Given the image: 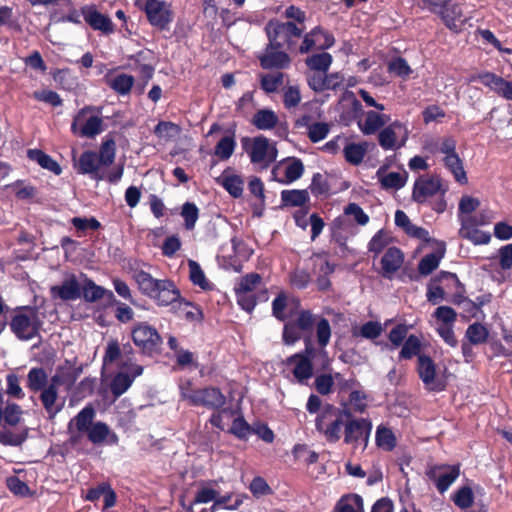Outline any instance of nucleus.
<instances>
[{"label":"nucleus","instance_id":"obj_1","mask_svg":"<svg viewBox=\"0 0 512 512\" xmlns=\"http://www.w3.org/2000/svg\"><path fill=\"white\" fill-rule=\"evenodd\" d=\"M131 276L139 291L159 306L174 305L181 301L179 290L168 279H155L140 267L131 268Z\"/></svg>","mask_w":512,"mask_h":512},{"label":"nucleus","instance_id":"obj_2","mask_svg":"<svg viewBox=\"0 0 512 512\" xmlns=\"http://www.w3.org/2000/svg\"><path fill=\"white\" fill-rule=\"evenodd\" d=\"M312 362L322 369H326L330 364V359L326 350L315 348L311 340L306 339L304 352L287 358L286 365L298 383L306 384L313 375Z\"/></svg>","mask_w":512,"mask_h":512},{"label":"nucleus","instance_id":"obj_3","mask_svg":"<svg viewBox=\"0 0 512 512\" xmlns=\"http://www.w3.org/2000/svg\"><path fill=\"white\" fill-rule=\"evenodd\" d=\"M71 131L80 137L93 138L104 131L102 107L85 106L74 116Z\"/></svg>","mask_w":512,"mask_h":512},{"label":"nucleus","instance_id":"obj_4","mask_svg":"<svg viewBox=\"0 0 512 512\" xmlns=\"http://www.w3.org/2000/svg\"><path fill=\"white\" fill-rule=\"evenodd\" d=\"M344 413L338 408L328 405L316 418V429L323 434L328 442H337L345 429Z\"/></svg>","mask_w":512,"mask_h":512},{"label":"nucleus","instance_id":"obj_5","mask_svg":"<svg viewBox=\"0 0 512 512\" xmlns=\"http://www.w3.org/2000/svg\"><path fill=\"white\" fill-rule=\"evenodd\" d=\"M181 397L196 406H205L210 409H218L225 403L224 395L216 388L192 390L187 385H181Z\"/></svg>","mask_w":512,"mask_h":512},{"label":"nucleus","instance_id":"obj_6","mask_svg":"<svg viewBox=\"0 0 512 512\" xmlns=\"http://www.w3.org/2000/svg\"><path fill=\"white\" fill-rule=\"evenodd\" d=\"M408 137V127L400 121H394L379 132L378 142L384 150L394 151L405 146Z\"/></svg>","mask_w":512,"mask_h":512},{"label":"nucleus","instance_id":"obj_7","mask_svg":"<svg viewBox=\"0 0 512 512\" xmlns=\"http://www.w3.org/2000/svg\"><path fill=\"white\" fill-rule=\"evenodd\" d=\"M447 190V184L438 176L425 175L415 181L412 198L418 203H424L437 194L444 195Z\"/></svg>","mask_w":512,"mask_h":512},{"label":"nucleus","instance_id":"obj_8","mask_svg":"<svg viewBox=\"0 0 512 512\" xmlns=\"http://www.w3.org/2000/svg\"><path fill=\"white\" fill-rule=\"evenodd\" d=\"M248 153L253 164L267 168L276 160L278 150L273 141L264 136H258L253 139Z\"/></svg>","mask_w":512,"mask_h":512},{"label":"nucleus","instance_id":"obj_9","mask_svg":"<svg viewBox=\"0 0 512 512\" xmlns=\"http://www.w3.org/2000/svg\"><path fill=\"white\" fill-rule=\"evenodd\" d=\"M417 371L425 389L433 392H440L445 389L446 381L436 371L434 361L426 355L418 356Z\"/></svg>","mask_w":512,"mask_h":512},{"label":"nucleus","instance_id":"obj_10","mask_svg":"<svg viewBox=\"0 0 512 512\" xmlns=\"http://www.w3.org/2000/svg\"><path fill=\"white\" fill-rule=\"evenodd\" d=\"M39 325L38 315L32 309H24L18 312L11 321L12 331L23 340H30L35 337Z\"/></svg>","mask_w":512,"mask_h":512},{"label":"nucleus","instance_id":"obj_11","mask_svg":"<svg viewBox=\"0 0 512 512\" xmlns=\"http://www.w3.org/2000/svg\"><path fill=\"white\" fill-rule=\"evenodd\" d=\"M260 282L261 277L256 273H251L242 277L235 288L237 302L247 312H251L256 305L255 290Z\"/></svg>","mask_w":512,"mask_h":512},{"label":"nucleus","instance_id":"obj_12","mask_svg":"<svg viewBox=\"0 0 512 512\" xmlns=\"http://www.w3.org/2000/svg\"><path fill=\"white\" fill-rule=\"evenodd\" d=\"M304 172L301 160L287 158L275 164L271 171L272 180L281 184H291L298 180Z\"/></svg>","mask_w":512,"mask_h":512},{"label":"nucleus","instance_id":"obj_13","mask_svg":"<svg viewBox=\"0 0 512 512\" xmlns=\"http://www.w3.org/2000/svg\"><path fill=\"white\" fill-rule=\"evenodd\" d=\"M426 475L443 494L459 477L460 467L459 465H432L428 467Z\"/></svg>","mask_w":512,"mask_h":512},{"label":"nucleus","instance_id":"obj_14","mask_svg":"<svg viewBox=\"0 0 512 512\" xmlns=\"http://www.w3.org/2000/svg\"><path fill=\"white\" fill-rule=\"evenodd\" d=\"M470 81H479L497 96L512 101V81L493 72H481L471 76Z\"/></svg>","mask_w":512,"mask_h":512},{"label":"nucleus","instance_id":"obj_15","mask_svg":"<svg viewBox=\"0 0 512 512\" xmlns=\"http://www.w3.org/2000/svg\"><path fill=\"white\" fill-rule=\"evenodd\" d=\"M372 424L367 419H354L345 424L344 442L364 449L371 434Z\"/></svg>","mask_w":512,"mask_h":512},{"label":"nucleus","instance_id":"obj_16","mask_svg":"<svg viewBox=\"0 0 512 512\" xmlns=\"http://www.w3.org/2000/svg\"><path fill=\"white\" fill-rule=\"evenodd\" d=\"M148 21L161 30L167 29L173 20L170 4L162 0H147L144 7Z\"/></svg>","mask_w":512,"mask_h":512},{"label":"nucleus","instance_id":"obj_17","mask_svg":"<svg viewBox=\"0 0 512 512\" xmlns=\"http://www.w3.org/2000/svg\"><path fill=\"white\" fill-rule=\"evenodd\" d=\"M266 32L269 43L283 47L284 45H290L292 37H299L302 30L292 22L270 21L266 26Z\"/></svg>","mask_w":512,"mask_h":512},{"label":"nucleus","instance_id":"obj_18","mask_svg":"<svg viewBox=\"0 0 512 512\" xmlns=\"http://www.w3.org/2000/svg\"><path fill=\"white\" fill-rule=\"evenodd\" d=\"M132 337L135 345L146 352H152L161 342V337L157 330L146 323H140L135 326L132 331Z\"/></svg>","mask_w":512,"mask_h":512},{"label":"nucleus","instance_id":"obj_19","mask_svg":"<svg viewBox=\"0 0 512 512\" xmlns=\"http://www.w3.org/2000/svg\"><path fill=\"white\" fill-rule=\"evenodd\" d=\"M334 43L335 39L330 33L316 27L305 35L300 52L307 53L312 49L325 50L332 47Z\"/></svg>","mask_w":512,"mask_h":512},{"label":"nucleus","instance_id":"obj_20","mask_svg":"<svg viewBox=\"0 0 512 512\" xmlns=\"http://www.w3.org/2000/svg\"><path fill=\"white\" fill-rule=\"evenodd\" d=\"M85 22L94 30L109 35L114 32V25L111 19L99 12L95 6L87 5L81 8Z\"/></svg>","mask_w":512,"mask_h":512},{"label":"nucleus","instance_id":"obj_21","mask_svg":"<svg viewBox=\"0 0 512 512\" xmlns=\"http://www.w3.org/2000/svg\"><path fill=\"white\" fill-rule=\"evenodd\" d=\"M143 368L136 364L126 366L122 371L116 374L112 383L111 391L115 397L121 396L131 386L135 377L141 375Z\"/></svg>","mask_w":512,"mask_h":512},{"label":"nucleus","instance_id":"obj_22","mask_svg":"<svg viewBox=\"0 0 512 512\" xmlns=\"http://www.w3.org/2000/svg\"><path fill=\"white\" fill-rule=\"evenodd\" d=\"M279 46L269 43L265 51L259 56L260 64L264 69H284L290 65V57L280 51Z\"/></svg>","mask_w":512,"mask_h":512},{"label":"nucleus","instance_id":"obj_23","mask_svg":"<svg viewBox=\"0 0 512 512\" xmlns=\"http://www.w3.org/2000/svg\"><path fill=\"white\" fill-rule=\"evenodd\" d=\"M52 299H60L62 301L76 300L81 295L80 285L75 275H68L59 285L50 288Z\"/></svg>","mask_w":512,"mask_h":512},{"label":"nucleus","instance_id":"obj_24","mask_svg":"<svg viewBox=\"0 0 512 512\" xmlns=\"http://www.w3.org/2000/svg\"><path fill=\"white\" fill-rule=\"evenodd\" d=\"M404 263V254L397 247H389L383 254L380 265V273L384 278L391 279L394 274L402 267Z\"/></svg>","mask_w":512,"mask_h":512},{"label":"nucleus","instance_id":"obj_25","mask_svg":"<svg viewBox=\"0 0 512 512\" xmlns=\"http://www.w3.org/2000/svg\"><path fill=\"white\" fill-rule=\"evenodd\" d=\"M437 13L451 30L458 31L465 22L460 6L450 0H445Z\"/></svg>","mask_w":512,"mask_h":512},{"label":"nucleus","instance_id":"obj_26","mask_svg":"<svg viewBox=\"0 0 512 512\" xmlns=\"http://www.w3.org/2000/svg\"><path fill=\"white\" fill-rule=\"evenodd\" d=\"M390 120L388 114L381 113L379 110H371L364 113V118L358 121V126L363 134L372 135L388 124Z\"/></svg>","mask_w":512,"mask_h":512},{"label":"nucleus","instance_id":"obj_27","mask_svg":"<svg viewBox=\"0 0 512 512\" xmlns=\"http://www.w3.org/2000/svg\"><path fill=\"white\" fill-rule=\"evenodd\" d=\"M376 177L384 189L399 190L406 184L408 175L406 171L389 172L385 167H380Z\"/></svg>","mask_w":512,"mask_h":512},{"label":"nucleus","instance_id":"obj_28","mask_svg":"<svg viewBox=\"0 0 512 512\" xmlns=\"http://www.w3.org/2000/svg\"><path fill=\"white\" fill-rule=\"evenodd\" d=\"M461 227L459 229L460 237L471 241L475 245H485L491 240L488 232L479 230L470 224L467 218L460 217Z\"/></svg>","mask_w":512,"mask_h":512},{"label":"nucleus","instance_id":"obj_29","mask_svg":"<svg viewBox=\"0 0 512 512\" xmlns=\"http://www.w3.org/2000/svg\"><path fill=\"white\" fill-rule=\"evenodd\" d=\"M216 182L221 185L232 197L238 198L243 193V180L231 169H226L216 178Z\"/></svg>","mask_w":512,"mask_h":512},{"label":"nucleus","instance_id":"obj_30","mask_svg":"<svg viewBox=\"0 0 512 512\" xmlns=\"http://www.w3.org/2000/svg\"><path fill=\"white\" fill-rule=\"evenodd\" d=\"M297 125L307 127L308 137L314 143L325 139L330 131L329 124L325 122H312V117L309 115H303L299 118Z\"/></svg>","mask_w":512,"mask_h":512},{"label":"nucleus","instance_id":"obj_31","mask_svg":"<svg viewBox=\"0 0 512 512\" xmlns=\"http://www.w3.org/2000/svg\"><path fill=\"white\" fill-rule=\"evenodd\" d=\"M76 374L71 368H59L51 377L49 385L59 392H68L76 382Z\"/></svg>","mask_w":512,"mask_h":512},{"label":"nucleus","instance_id":"obj_32","mask_svg":"<svg viewBox=\"0 0 512 512\" xmlns=\"http://www.w3.org/2000/svg\"><path fill=\"white\" fill-rule=\"evenodd\" d=\"M95 411L91 406L83 408L68 424L70 433L87 432L92 426Z\"/></svg>","mask_w":512,"mask_h":512},{"label":"nucleus","instance_id":"obj_33","mask_svg":"<svg viewBox=\"0 0 512 512\" xmlns=\"http://www.w3.org/2000/svg\"><path fill=\"white\" fill-rule=\"evenodd\" d=\"M368 151L367 142H346L343 147V155L345 160L354 166L362 163L366 153Z\"/></svg>","mask_w":512,"mask_h":512},{"label":"nucleus","instance_id":"obj_34","mask_svg":"<svg viewBox=\"0 0 512 512\" xmlns=\"http://www.w3.org/2000/svg\"><path fill=\"white\" fill-rule=\"evenodd\" d=\"M87 436L93 444H101L107 439H110L112 443L117 442V436L111 432L110 428L103 422L92 424L87 431Z\"/></svg>","mask_w":512,"mask_h":512},{"label":"nucleus","instance_id":"obj_35","mask_svg":"<svg viewBox=\"0 0 512 512\" xmlns=\"http://www.w3.org/2000/svg\"><path fill=\"white\" fill-rule=\"evenodd\" d=\"M393 237L389 231L379 230L369 241L368 251L373 253L374 256H378L380 253L392 247Z\"/></svg>","mask_w":512,"mask_h":512},{"label":"nucleus","instance_id":"obj_36","mask_svg":"<svg viewBox=\"0 0 512 512\" xmlns=\"http://www.w3.org/2000/svg\"><path fill=\"white\" fill-rule=\"evenodd\" d=\"M443 162L445 167L450 171L453 175L456 182L461 185L467 184L468 179L466 172L464 170L463 162L458 156V154L444 156Z\"/></svg>","mask_w":512,"mask_h":512},{"label":"nucleus","instance_id":"obj_37","mask_svg":"<svg viewBox=\"0 0 512 512\" xmlns=\"http://www.w3.org/2000/svg\"><path fill=\"white\" fill-rule=\"evenodd\" d=\"M83 297L88 302H94L101 298H106L109 302L115 301L114 294L110 290H106L101 286L96 285L93 281H86L82 289Z\"/></svg>","mask_w":512,"mask_h":512},{"label":"nucleus","instance_id":"obj_38","mask_svg":"<svg viewBox=\"0 0 512 512\" xmlns=\"http://www.w3.org/2000/svg\"><path fill=\"white\" fill-rule=\"evenodd\" d=\"M445 248L441 246L438 251L425 255L418 265V271L421 275H429L440 264L441 259L444 257Z\"/></svg>","mask_w":512,"mask_h":512},{"label":"nucleus","instance_id":"obj_39","mask_svg":"<svg viewBox=\"0 0 512 512\" xmlns=\"http://www.w3.org/2000/svg\"><path fill=\"white\" fill-rule=\"evenodd\" d=\"M279 121L277 114L270 109H261L253 116L252 123L260 130H270Z\"/></svg>","mask_w":512,"mask_h":512},{"label":"nucleus","instance_id":"obj_40","mask_svg":"<svg viewBox=\"0 0 512 512\" xmlns=\"http://www.w3.org/2000/svg\"><path fill=\"white\" fill-rule=\"evenodd\" d=\"M28 157L37 162L42 168L53 172L56 175L61 173V167L53 160L49 155L45 154L41 150L30 149L28 150Z\"/></svg>","mask_w":512,"mask_h":512},{"label":"nucleus","instance_id":"obj_41","mask_svg":"<svg viewBox=\"0 0 512 512\" xmlns=\"http://www.w3.org/2000/svg\"><path fill=\"white\" fill-rule=\"evenodd\" d=\"M333 58L327 52L309 56L305 63L312 72H327L332 64Z\"/></svg>","mask_w":512,"mask_h":512},{"label":"nucleus","instance_id":"obj_42","mask_svg":"<svg viewBox=\"0 0 512 512\" xmlns=\"http://www.w3.org/2000/svg\"><path fill=\"white\" fill-rule=\"evenodd\" d=\"M59 391L54 389L53 386H48L44 388L40 395V400L45 408V410L51 415H56L60 410L61 406H56V402L58 399Z\"/></svg>","mask_w":512,"mask_h":512},{"label":"nucleus","instance_id":"obj_43","mask_svg":"<svg viewBox=\"0 0 512 512\" xmlns=\"http://www.w3.org/2000/svg\"><path fill=\"white\" fill-rule=\"evenodd\" d=\"M107 82L109 87L116 93L120 95H127L134 84V77L122 73L109 78Z\"/></svg>","mask_w":512,"mask_h":512},{"label":"nucleus","instance_id":"obj_44","mask_svg":"<svg viewBox=\"0 0 512 512\" xmlns=\"http://www.w3.org/2000/svg\"><path fill=\"white\" fill-rule=\"evenodd\" d=\"M337 512H364V504L361 496L351 494L340 499L336 507Z\"/></svg>","mask_w":512,"mask_h":512},{"label":"nucleus","instance_id":"obj_45","mask_svg":"<svg viewBox=\"0 0 512 512\" xmlns=\"http://www.w3.org/2000/svg\"><path fill=\"white\" fill-rule=\"evenodd\" d=\"M47 374L43 368H32L27 375V387L33 392H38L46 388Z\"/></svg>","mask_w":512,"mask_h":512},{"label":"nucleus","instance_id":"obj_46","mask_svg":"<svg viewBox=\"0 0 512 512\" xmlns=\"http://www.w3.org/2000/svg\"><path fill=\"white\" fill-rule=\"evenodd\" d=\"M180 131L181 129L177 124L168 121H160L154 129L155 135L165 142H169L177 138Z\"/></svg>","mask_w":512,"mask_h":512},{"label":"nucleus","instance_id":"obj_47","mask_svg":"<svg viewBox=\"0 0 512 512\" xmlns=\"http://www.w3.org/2000/svg\"><path fill=\"white\" fill-rule=\"evenodd\" d=\"M281 200L286 206H303L309 200V194L306 190H283Z\"/></svg>","mask_w":512,"mask_h":512},{"label":"nucleus","instance_id":"obj_48","mask_svg":"<svg viewBox=\"0 0 512 512\" xmlns=\"http://www.w3.org/2000/svg\"><path fill=\"white\" fill-rule=\"evenodd\" d=\"M242 497L234 494H226L224 496H219L217 493L215 503L211 506L210 510L215 512L219 509H229L236 510L242 504Z\"/></svg>","mask_w":512,"mask_h":512},{"label":"nucleus","instance_id":"obj_49","mask_svg":"<svg viewBox=\"0 0 512 512\" xmlns=\"http://www.w3.org/2000/svg\"><path fill=\"white\" fill-rule=\"evenodd\" d=\"M236 147L235 139L232 135H226L220 139L215 146V155L221 160L229 159Z\"/></svg>","mask_w":512,"mask_h":512},{"label":"nucleus","instance_id":"obj_50","mask_svg":"<svg viewBox=\"0 0 512 512\" xmlns=\"http://www.w3.org/2000/svg\"><path fill=\"white\" fill-rule=\"evenodd\" d=\"M283 82L284 74L281 72H272L261 75V88L267 93L277 91Z\"/></svg>","mask_w":512,"mask_h":512},{"label":"nucleus","instance_id":"obj_51","mask_svg":"<svg viewBox=\"0 0 512 512\" xmlns=\"http://www.w3.org/2000/svg\"><path fill=\"white\" fill-rule=\"evenodd\" d=\"M383 331L382 325L376 321H368L360 328L353 330L354 336H361L366 339H375L381 335Z\"/></svg>","mask_w":512,"mask_h":512},{"label":"nucleus","instance_id":"obj_52","mask_svg":"<svg viewBox=\"0 0 512 512\" xmlns=\"http://www.w3.org/2000/svg\"><path fill=\"white\" fill-rule=\"evenodd\" d=\"M97 154L91 151H85L79 158L78 169L83 174H91L98 169Z\"/></svg>","mask_w":512,"mask_h":512},{"label":"nucleus","instance_id":"obj_53","mask_svg":"<svg viewBox=\"0 0 512 512\" xmlns=\"http://www.w3.org/2000/svg\"><path fill=\"white\" fill-rule=\"evenodd\" d=\"M188 267H189L190 279L193 282V284L198 285L199 287H201L204 290L209 289L210 283L206 279L205 274H204L203 270L201 269L200 265L194 260H189Z\"/></svg>","mask_w":512,"mask_h":512},{"label":"nucleus","instance_id":"obj_54","mask_svg":"<svg viewBox=\"0 0 512 512\" xmlns=\"http://www.w3.org/2000/svg\"><path fill=\"white\" fill-rule=\"evenodd\" d=\"M21 378L15 373H9L6 376V394L15 399H23L25 393L20 385Z\"/></svg>","mask_w":512,"mask_h":512},{"label":"nucleus","instance_id":"obj_55","mask_svg":"<svg viewBox=\"0 0 512 512\" xmlns=\"http://www.w3.org/2000/svg\"><path fill=\"white\" fill-rule=\"evenodd\" d=\"M480 206V200L471 195L465 194L460 198L458 204V217H466V215L471 214L476 211Z\"/></svg>","mask_w":512,"mask_h":512},{"label":"nucleus","instance_id":"obj_56","mask_svg":"<svg viewBox=\"0 0 512 512\" xmlns=\"http://www.w3.org/2000/svg\"><path fill=\"white\" fill-rule=\"evenodd\" d=\"M22 415L23 410L18 404L8 402L3 409L2 419H4L7 424L15 426L21 421Z\"/></svg>","mask_w":512,"mask_h":512},{"label":"nucleus","instance_id":"obj_57","mask_svg":"<svg viewBox=\"0 0 512 512\" xmlns=\"http://www.w3.org/2000/svg\"><path fill=\"white\" fill-rule=\"evenodd\" d=\"M181 216L184 219L185 228L187 230H192L198 220L199 210L194 203L186 202L182 206Z\"/></svg>","mask_w":512,"mask_h":512},{"label":"nucleus","instance_id":"obj_58","mask_svg":"<svg viewBox=\"0 0 512 512\" xmlns=\"http://www.w3.org/2000/svg\"><path fill=\"white\" fill-rule=\"evenodd\" d=\"M466 337L472 344H481L486 341L488 330L482 324L474 323L467 328Z\"/></svg>","mask_w":512,"mask_h":512},{"label":"nucleus","instance_id":"obj_59","mask_svg":"<svg viewBox=\"0 0 512 512\" xmlns=\"http://www.w3.org/2000/svg\"><path fill=\"white\" fill-rule=\"evenodd\" d=\"M216 496H217V491L215 489H213L209 486L201 487L197 491L191 505L187 508V511L192 512L193 504H206V503H210V502L215 503Z\"/></svg>","mask_w":512,"mask_h":512},{"label":"nucleus","instance_id":"obj_60","mask_svg":"<svg viewBox=\"0 0 512 512\" xmlns=\"http://www.w3.org/2000/svg\"><path fill=\"white\" fill-rule=\"evenodd\" d=\"M421 342L420 339L415 335H410L403 344L400 351V358L410 359L417 355L420 351Z\"/></svg>","mask_w":512,"mask_h":512},{"label":"nucleus","instance_id":"obj_61","mask_svg":"<svg viewBox=\"0 0 512 512\" xmlns=\"http://www.w3.org/2000/svg\"><path fill=\"white\" fill-rule=\"evenodd\" d=\"M377 445L385 450H392L395 446V437L393 432L385 427H378L376 431Z\"/></svg>","mask_w":512,"mask_h":512},{"label":"nucleus","instance_id":"obj_62","mask_svg":"<svg viewBox=\"0 0 512 512\" xmlns=\"http://www.w3.org/2000/svg\"><path fill=\"white\" fill-rule=\"evenodd\" d=\"M115 151V142L113 140L103 142L99 156H97L98 161L104 166L112 164L115 158Z\"/></svg>","mask_w":512,"mask_h":512},{"label":"nucleus","instance_id":"obj_63","mask_svg":"<svg viewBox=\"0 0 512 512\" xmlns=\"http://www.w3.org/2000/svg\"><path fill=\"white\" fill-rule=\"evenodd\" d=\"M474 495L470 487L460 488L454 495L453 501L461 509L469 508L473 504Z\"/></svg>","mask_w":512,"mask_h":512},{"label":"nucleus","instance_id":"obj_64","mask_svg":"<svg viewBox=\"0 0 512 512\" xmlns=\"http://www.w3.org/2000/svg\"><path fill=\"white\" fill-rule=\"evenodd\" d=\"M229 431L240 439H246L252 432L249 424L242 417H234Z\"/></svg>","mask_w":512,"mask_h":512}]
</instances>
